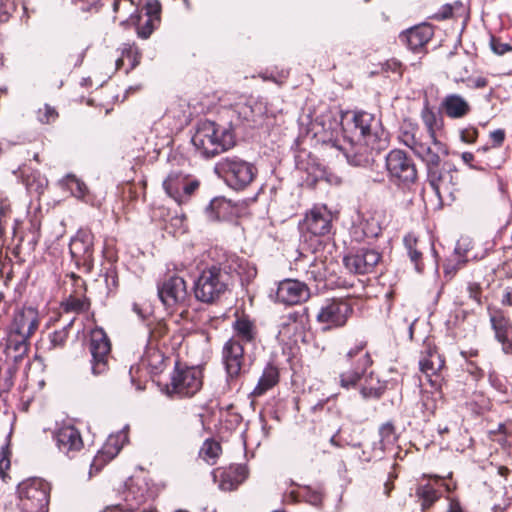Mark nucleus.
<instances>
[{
  "label": "nucleus",
  "mask_w": 512,
  "mask_h": 512,
  "mask_svg": "<svg viewBox=\"0 0 512 512\" xmlns=\"http://www.w3.org/2000/svg\"><path fill=\"white\" fill-rule=\"evenodd\" d=\"M226 112L231 114V118L236 117V121L231 119L228 126L209 120L197 124L191 142L200 157L210 159L233 148L236 144L233 126L238 122L248 120L252 115V108L249 105L238 103Z\"/></svg>",
  "instance_id": "f257e3e1"
},
{
  "label": "nucleus",
  "mask_w": 512,
  "mask_h": 512,
  "mask_svg": "<svg viewBox=\"0 0 512 512\" xmlns=\"http://www.w3.org/2000/svg\"><path fill=\"white\" fill-rule=\"evenodd\" d=\"M215 173L234 190H243L256 176L255 166L237 156L222 158L215 164Z\"/></svg>",
  "instance_id": "f03ea898"
},
{
  "label": "nucleus",
  "mask_w": 512,
  "mask_h": 512,
  "mask_svg": "<svg viewBox=\"0 0 512 512\" xmlns=\"http://www.w3.org/2000/svg\"><path fill=\"white\" fill-rule=\"evenodd\" d=\"M229 276L217 265L204 268L194 283V294L203 303H214L228 289Z\"/></svg>",
  "instance_id": "7ed1b4c3"
},
{
  "label": "nucleus",
  "mask_w": 512,
  "mask_h": 512,
  "mask_svg": "<svg viewBox=\"0 0 512 512\" xmlns=\"http://www.w3.org/2000/svg\"><path fill=\"white\" fill-rule=\"evenodd\" d=\"M427 180L434 190L438 199L443 202L447 199H454L458 187V171L451 164L445 163L441 166L440 155L433 160V164L426 163Z\"/></svg>",
  "instance_id": "20e7f679"
},
{
  "label": "nucleus",
  "mask_w": 512,
  "mask_h": 512,
  "mask_svg": "<svg viewBox=\"0 0 512 512\" xmlns=\"http://www.w3.org/2000/svg\"><path fill=\"white\" fill-rule=\"evenodd\" d=\"M19 507L23 512H47L49 486L39 478L24 480L18 486Z\"/></svg>",
  "instance_id": "39448f33"
},
{
  "label": "nucleus",
  "mask_w": 512,
  "mask_h": 512,
  "mask_svg": "<svg viewBox=\"0 0 512 512\" xmlns=\"http://www.w3.org/2000/svg\"><path fill=\"white\" fill-rule=\"evenodd\" d=\"M399 141L410 148L414 154L421 159V161L426 164H433V160L437 159V155L441 152H438L435 148L431 147V141H424V138H428L423 135V133L419 130L417 124L412 123L411 121L405 120L399 131L398 135Z\"/></svg>",
  "instance_id": "423d86ee"
},
{
  "label": "nucleus",
  "mask_w": 512,
  "mask_h": 512,
  "mask_svg": "<svg viewBox=\"0 0 512 512\" xmlns=\"http://www.w3.org/2000/svg\"><path fill=\"white\" fill-rule=\"evenodd\" d=\"M119 492L123 496L128 507L137 512H153L154 507L149 504L147 508L141 509V506L153 500L155 497L154 490L144 477H131L122 486Z\"/></svg>",
  "instance_id": "0eeeda50"
},
{
  "label": "nucleus",
  "mask_w": 512,
  "mask_h": 512,
  "mask_svg": "<svg viewBox=\"0 0 512 512\" xmlns=\"http://www.w3.org/2000/svg\"><path fill=\"white\" fill-rule=\"evenodd\" d=\"M89 351L91 353V373L101 376L109 370V357L111 351L110 340L105 331L96 327L90 332Z\"/></svg>",
  "instance_id": "6e6552de"
},
{
  "label": "nucleus",
  "mask_w": 512,
  "mask_h": 512,
  "mask_svg": "<svg viewBox=\"0 0 512 512\" xmlns=\"http://www.w3.org/2000/svg\"><path fill=\"white\" fill-rule=\"evenodd\" d=\"M386 169L390 180L408 185L417 179V169L413 160L402 150H391L386 156Z\"/></svg>",
  "instance_id": "1a4fd4ad"
},
{
  "label": "nucleus",
  "mask_w": 512,
  "mask_h": 512,
  "mask_svg": "<svg viewBox=\"0 0 512 512\" xmlns=\"http://www.w3.org/2000/svg\"><path fill=\"white\" fill-rule=\"evenodd\" d=\"M94 235L91 230L81 228L71 239L69 244L70 254L75 263L86 272H91L94 265L93 249Z\"/></svg>",
  "instance_id": "9d476101"
},
{
  "label": "nucleus",
  "mask_w": 512,
  "mask_h": 512,
  "mask_svg": "<svg viewBox=\"0 0 512 512\" xmlns=\"http://www.w3.org/2000/svg\"><path fill=\"white\" fill-rule=\"evenodd\" d=\"M198 187L197 179L181 171L170 172L163 181L165 192L179 205L187 202Z\"/></svg>",
  "instance_id": "9b49d317"
},
{
  "label": "nucleus",
  "mask_w": 512,
  "mask_h": 512,
  "mask_svg": "<svg viewBox=\"0 0 512 512\" xmlns=\"http://www.w3.org/2000/svg\"><path fill=\"white\" fill-rule=\"evenodd\" d=\"M157 292L163 305L171 311L184 306L188 297L186 282L176 275L169 276L158 284Z\"/></svg>",
  "instance_id": "f8f14e48"
},
{
  "label": "nucleus",
  "mask_w": 512,
  "mask_h": 512,
  "mask_svg": "<svg viewBox=\"0 0 512 512\" xmlns=\"http://www.w3.org/2000/svg\"><path fill=\"white\" fill-rule=\"evenodd\" d=\"M353 312L352 306L344 300L332 299L326 301L319 309L316 319L324 324V329L342 327Z\"/></svg>",
  "instance_id": "ddd939ff"
},
{
  "label": "nucleus",
  "mask_w": 512,
  "mask_h": 512,
  "mask_svg": "<svg viewBox=\"0 0 512 512\" xmlns=\"http://www.w3.org/2000/svg\"><path fill=\"white\" fill-rule=\"evenodd\" d=\"M332 213L326 206H314L305 216L302 229L305 231L303 237L307 241L309 235L319 238L330 234L332 230Z\"/></svg>",
  "instance_id": "4468645a"
},
{
  "label": "nucleus",
  "mask_w": 512,
  "mask_h": 512,
  "mask_svg": "<svg viewBox=\"0 0 512 512\" xmlns=\"http://www.w3.org/2000/svg\"><path fill=\"white\" fill-rule=\"evenodd\" d=\"M222 363L226 381L231 385L240 376L245 363L244 345L237 339H229L222 348Z\"/></svg>",
  "instance_id": "2eb2a0df"
},
{
  "label": "nucleus",
  "mask_w": 512,
  "mask_h": 512,
  "mask_svg": "<svg viewBox=\"0 0 512 512\" xmlns=\"http://www.w3.org/2000/svg\"><path fill=\"white\" fill-rule=\"evenodd\" d=\"M172 393L182 397L196 394L202 387L201 371L194 367L176 368L171 378Z\"/></svg>",
  "instance_id": "dca6fc26"
},
{
  "label": "nucleus",
  "mask_w": 512,
  "mask_h": 512,
  "mask_svg": "<svg viewBox=\"0 0 512 512\" xmlns=\"http://www.w3.org/2000/svg\"><path fill=\"white\" fill-rule=\"evenodd\" d=\"M380 260V252L370 247H360L343 258L345 267L355 274L373 272Z\"/></svg>",
  "instance_id": "f3484780"
},
{
  "label": "nucleus",
  "mask_w": 512,
  "mask_h": 512,
  "mask_svg": "<svg viewBox=\"0 0 512 512\" xmlns=\"http://www.w3.org/2000/svg\"><path fill=\"white\" fill-rule=\"evenodd\" d=\"M354 125V137L357 141H363L366 145H373L379 138L380 120L373 114L358 111L352 119Z\"/></svg>",
  "instance_id": "a211bd4d"
},
{
  "label": "nucleus",
  "mask_w": 512,
  "mask_h": 512,
  "mask_svg": "<svg viewBox=\"0 0 512 512\" xmlns=\"http://www.w3.org/2000/svg\"><path fill=\"white\" fill-rule=\"evenodd\" d=\"M58 450L69 458H74L84 446L80 431L70 424H64L53 434Z\"/></svg>",
  "instance_id": "6ab92c4d"
},
{
  "label": "nucleus",
  "mask_w": 512,
  "mask_h": 512,
  "mask_svg": "<svg viewBox=\"0 0 512 512\" xmlns=\"http://www.w3.org/2000/svg\"><path fill=\"white\" fill-rule=\"evenodd\" d=\"M128 429L129 426L126 425L122 430L108 437L102 449L94 457L91 469L99 471L107 462L118 455L124 444L128 442Z\"/></svg>",
  "instance_id": "aec40b11"
},
{
  "label": "nucleus",
  "mask_w": 512,
  "mask_h": 512,
  "mask_svg": "<svg viewBox=\"0 0 512 512\" xmlns=\"http://www.w3.org/2000/svg\"><path fill=\"white\" fill-rule=\"evenodd\" d=\"M276 296L281 303L295 305L306 301L310 297V290L301 281L286 279L279 283Z\"/></svg>",
  "instance_id": "412c9836"
},
{
  "label": "nucleus",
  "mask_w": 512,
  "mask_h": 512,
  "mask_svg": "<svg viewBox=\"0 0 512 512\" xmlns=\"http://www.w3.org/2000/svg\"><path fill=\"white\" fill-rule=\"evenodd\" d=\"M421 119L427 129V137L438 152L447 154L446 146L437 139L436 133L443 127V117L426 104L421 111Z\"/></svg>",
  "instance_id": "4be33fe9"
},
{
  "label": "nucleus",
  "mask_w": 512,
  "mask_h": 512,
  "mask_svg": "<svg viewBox=\"0 0 512 512\" xmlns=\"http://www.w3.org/2000/svg\"><path fill=\"white\" fill-rule=\"evenodd\" d=\"M38 325L36 313L33 309H22L14 314L10 326L12 335L30 337Z\"/></svg>",
  "instance_id": "5701e85b"
},
{
  "label": "nucleus",
  "mask_w": 512,
  "mask_h": 512,
  "mask_svg": "<svg viewBox=\"0 0 512 512\" xmlns=\"http://www.w3.org/2000/svg\"><path fill=\"white\" fill-rule=\"evenodd\" d=\"M433 36V30L430 25L421 24L409 28L400 34V40L405 42L412 51L422 48Z\"/></svg>",
  "instance_id": "b1692460"
},
{
  "label": "nucleus",
  "mask_w": 512,
  "mask_h": 512,
  "mask_svg": "<svg viewBox=\"0 0 512 512\" xmlns=\"http://www.w3.org/2000/svg\"><path fill=\"white\" fill-rule=\"evenodd\" d=\"M369 146L370 145H366L363 141H357V143L351 141L348 147L335 144V147L343 152L347 162L356 167L367 166L371 162L372 156L371 152H369Z\"/></svg>",
  "instance_id": "393cba45"
},
{
  "label": "nucleus",
  "mask_w": 512,
  "mask_h": 512,
  "mask_svg": "<svg viewBox=\"0 0 512 512\" xmlns=\"http://www.w3.org/2000/svg\"><path fill=\"white\" fill-rule=\"evenodd\" d=\"M365 348L366 342L360 341L347 351L345 359L351 366L350 369L366 373L367 369L372 365L370 353Z\"/></svg>",
  "instance_id": "a878e982"
},
{
  "label": "nucleus",
  "mask_w": 512,
  "mask_h": 512,
  "mask_svg": "<svg viewBox=\"0 0 512 512\" xmlns=\"http://www.w3.org/2000/svg\"><path fill=\"white\" fill-rule=\"evenodd\" d=\"M444 361L436 352H429L419 361L420 371L432 387H437L440 383L438 371L442 368Z\"/></svg>",
  "instance_id": "bb28decb"
},
{
  "label": "nucleus",
  "mask_w": 512,
  "mask_h": 512,
  "mask_svg": "<svg viewBox=\"0 0 512 512\" xmlns=\"http://www.w3.org/2000/svg\"><path fill=\"white\" fill-rule=\"evenodd\" d=\"M441 108L452 119L462 118L470 111L469 103L459 94L446 95L442 100Z\"/></svg>",
  "instance_id": "cd10ccee"
},
{
  "label": "nucleus",
  "mask_w": 512,
  "mask_h": 512,
  "mask_svg": "<svg viewBox=\"0 0 512 512\" xmlns=\"http://www.w3.org/2000/svg\"><path fill=\"white\" fill-rule=\"evenodd\" d=\"M234 335L230 339H237L240 343L249 344L256 338V328L248 318H237L233 323Z\"/></svg>",
  "instance_id": "c85d7f7f"
},
{
  "label": "nucleus",
  "mask_w": 512,
  "mask_h": 512,
  "mask_svg": "<svg viewBox=\"0 0 512 512\" xmlns=\"http://www.w3.org/2000/svg\"><path fill=\"white\" fill-rule=\"evenodd\" d=\"M247 477V470L244 466H237L235 470L221 472L219 488L223 491L236 489Z\"/></svg>",
  "instance_id": "c756f323"
},
{
  "label": "nucleus",
  "mask_w": 512,
  "mask_h": 512,
  "mask_svg": "<svg viewBox=\"0 0 512 512\" xmlns=\"http://www.w3.org/2000/svg\"><path fill=\"white\" fill-rule=\"evenodd\" d=\"M279 381V372L278 369L273 365H267L261 377L258 380L256 387L253 390L254 396H261L266 391L275 386Z\"/></svg>",
  "instance_id": "7c9ffc66"
},
{
  "label": "nucleus",
  "mask_w": 512,
  "mask_h": 512,
  "mask_svg": "<svg viewBox=\"0 0 512 512\" xmlns=\"http://www.w3.org/2000/svg\"><path fill=\"white\" fill-rule=\"evenodd\" d=\"M490 321L495 337L502 343L504 352H512V343L508 341V320L502 315H492Z\"/></svg>",
  "instance_id": "2f4dec72"
},
{
  "label": "nucleus",
  "mask_w": 512,
  "mask_h": 512,
  "mask_svg": "<svg viewBox=\"0 0 512 512\" xmlns=\"http://www.w3.org/2000/svg\"><path fill=\"white\" fill-rule=\"evenodd\" d=\"M140 58L141 54L135 45L125 44L122 48L121 57L116 60V69H120L127 61L129 63V68L125 71L127 74L139 65Z\"/></svg>",
  "instance_id": "473e14b6"
},
{
  "label": "nucleus",
  "mask_w": 512,
  "mask_h": 512,
  "mask_svg": "<svg viewBox=\"0 0 512 512\" xmlns=\"http://www.w3.org/2000/svg\"><path fill=\"white\" fill-rule=\"evenodd\" d=\"M228 261L230 262L228 265L229 270L237 273L239 276H244L247 280H249L256 275L255 268L249 266V264L244 259L232 255Z\"/></svg>",
  "instance_id": "72a5a7b5"
},
{
  "label": "nucleus",
  "mask_w": 512,
  "mask_h": 512,
  "mask_svg": "<svg viewBox=\"0 0 512 512\" xmlns=\"http://www.w3.org/2000/svg\"><path fill=\"white\" fill-rule=\"evenodd\" d=\"M417 496L422 500V507L426 509L430 507L441 496V491L437 490L433 484L428 483L419 486L416 491Z\"/></svg>",
  "instance_id": "f704fd0d"
},
{
  "label": "nucleus",
  "mask_w": 512,
  "mask_h": 512,
  "mask_svg": "<svg viewBox=\"0 0 512 512\" xmlns=\"http://www.w3.org/2000/svg\"><path fill=\"white\" fill-rule=\"evenodd\" d=\"M220 453H221L220 444L215 440L207 439L204 441V443L200 449L199 455L207 463L213 465L216 463V460L219 457Z\"/></svg>",
  "instance_id": "c9c22d12"
},
{
  "label": "nucleus",
  "mask_w": 512,
  "mask_h": 512,
  "mask_svg": "<svg viewBox=\"0 0 512 512\" xmlns=\"http://www.w3.org/2000/svg\"><path fill=\"white\" fill-rule=\"evenodd\" d=\"M140 20L141 16L139 14L131 15V21L136 26L138 37L147 39L153 33L154 29L157 27L160 21L147 17V20L144 22V24H141Z\"/></svg>",
  "instance_id": "e433bc0d"
},
{
  "label": "nucleus",
  "mask_w": 512,
  "mask_h": 512,
  "mask_svg": "<svg viewBox=\"0 0 512 512\" xmlns=\"http://www.w3.org/2000/svg\"><path fill=\"white\" fill-rule=\"evenodd\" d=\"M90 307V301L86 297L70 296L64 303L63 309L65 312L81 313L85 312Z\"/></svg>",
  "instance_id": "4c0bfd02"
},
{
  "label": "nucleus",
  "mask_w": 512,
  "mask_h": 512,
  "mask_svg": "<svg viewBox=\"0 0 512 512\" xmlns=\"http://www.w3.org/2000/svg\"><path fill=\"white\" fill-rule=\"evenodd\" d=\"M472 247V242L467 237L460 238L454 248L455 261L458 264H465L468 261V252Z\"/></svg>",
  "instance_id": "58836bf2"
},
{
  "label": "nucleus",
  "mask_w": 512,
  "mask_h": 512,
  "mask_svg": "<svg viewBox=\"0 0 512 512\" xmlns=\"http://www.w3.org/2000/svg\"><path fill=\"white\" fill-rule=\"evenodd\" d=\"M364 372L349 369L347 371H344L340 374V386L345 389H351L356 387L358 382L361 380V378L364 376Z\"/></svg>",
  "instance_id": "ea45409f"
},
{
  "label": "nucleus",
  "mask_w": 512,
  "mask_h": 512,
  "mask_svg": "<svg viewBox=\"0 0 512 512\" xmlns=\"http://www.w3.org/2000/svg\"><path fill=\"white\" fill-rule=\"evenodd\" d=\"M67 188L70 190L73 196L79 199L85 200L87 187L84 182L79 180L74 175H68L65 180Z\"/></svg>",
  "instance_id": "a19ab883"
},
{
  "label": "nucleus",
  "mask_w": 512,
  "mask_h": 512,
  "mask_svg": "<svg viewBox=\"0 0 512 512\" xmlns=\"http://www.w3.org/2000/svg\"><path fill=\"white\" fill-rule=\"evenodd\" d=\"M11 218V208L8 198L0 194V238L3 237L5 227Z\"/></svg>",
  "instance_id": "79ce46f5"
},
{
  "label": "nucleus",
  "mask_w": 512,
  "mask_h": 512,
  "mask_svg": "<svg viewBox=\"0 0 512 512\" xmlns=\"http://www.w3.org/2000/svg\"><path fill=\"white\" fill-rule=\"evenodd\" d=\"M74 320H75V318L70 319L68 321V323L61 330L54 331L50 335V342H51L52 347L56 348V347H61L64 345V343L68 337L67 329L72 326Z\"/></svg>",
  "instance_id": "37998d69"
},
{
  "label": "nucleus",
  "mask_w": 512,
  "mask_h": 512,
  "mask_svg": "<svg viewBox=\"0 0 512 512\" xmlns=\"http://www.w3.org/2000/svg\"><path fill=\"white\" fill-rule=\"evenodd\" d=\"M57 117L58 113L55 108L48 104H45L43 108H40L37 112V119L43 124L54 122Z\"/></svg>",
  "instance_id": "c03bdc74"
},
{
  "label": "nucleus",
  "mask_w": 512,
  "mask_h": 512,
  "mask_svg": "<svg viewBox=\"0 0 512 512\" xmlns=\"http://www.w3.org/2000/svg\"><path fill=\"white\" fill-rule=\"evenodd\" d=\"M385 387L383 385L373 386V385H363L360 389V394L363 399H378L384 393Z\"/></svg>",
  "instance_id": "a18cd8bd"
},
{
  "label": "nucleus",
  "mask_w": 512,
  "mask_h": 512,
  "mask_svg": "<svg viewBox=\"0 0 512 512\" xmlns=\"http://www.w3.org/2000/svg\"><path fill=\"white\" fill-rule=\"evenodd\" d=\"M28 339L29 337L12 335V333L10 332L7 344L8 348H13L19 354H23L27 350Z\"/></svg>",
  "instance_id": "49530a36"
},
{
  "label": "nucleus",
  "mask_w": 512,
  "mask_h": 512,
  "mask_svg": "<svg viewBox=\"0 0 512 512\" xmlns=\"http://www.w3.org/2000/svg\"><path fill=\"white\" fill-rule=\"evenodd\" d=\"M107 294H110L118 287V276L114 269L109 268L103 274Z\"/></svg>",
  "instance_id": "de8ad7c7"
},
{
  "label": "nucleus",
  "mask_w": 512,
  "mask_h": 512,
  "mask_svg": "<svg viewBox=\"0 0 512 512\" xmlns=\"http://www.w3.org/2000/svg\"><path fill=\"white\" fill-rule=\"evenodd\" d=\"M146 16L160 21L161 4L158 0H146Z\"/></svg>",
  "instance_id": "09e8293b"
},
{
  "label": "nucleus",
  "mask_w": 512,
  "mask_h": 512,
  "mask_svg": "<svg viewBox=\"0 0 512 512\" xmlns=\"http://www.w3.org/2000/svg\"><path fill=\"white\" fill-rule=\"evenodd\" d=\"M490 47L493 53L503 55L508 51H512V46L508 43H502L500 39L492 36L490 39Z\"/></svg>",
  "instance_id": "8fccbe9b"
},
{
  "label": "nucleus",
  "mask_w": 512,
  "mask_h": 512,
  "mask_svg": "<svg viewBox=\"0 0 512 512\" xmlns=\"http://www.w3.org/2000/svg\"><path fill=\"white\" fill-rule=\"evenodd\" d=\"M14 9L13 0H0V22H6Z\"/></svg>",
  "instance_id": "3c124183"
},
{
  "label": "nucleus",
  "mask_w": 512,
  "mask_h": 512,
  "mask_svg": "<svg viewBox=\"0 0 512 512\" xmlns=\"http://www.w3.org/2000/svg\"><path fill=\"white\" fill-rule=\"evenodd\" d=\"M456 81L466 82L467 87L471 89L484 88L488 84V81L485 77H468L467 79L461 77L459 79H456Z\"/></svg>",
  "instance_id": "603ef678"
},
{
  "label": "nucleus",
  "mask_w": 512,
  "mask_h": 512,
  "mask_svg": "<svg viewBox=\"0 0 512 512\" xmlns=\"http://www.w3.org/2000/svg\"><path fill=\"white\" fill-rule=\"evenodd\" d=\"M381 441L383 444H390L394 441V428L391 424H385L380 428Z\"/></svg>",
  "instance_id": "864d4df0"
},
{
  "label": "nucleus",
  "mask_w": 512,
  "mask_h": 512,
  "mask_svg": "<svg viewBox=\"0 0 512 512\" xmlns=\"http://www.w3.org/2000/svg\"><path fill=\"white\" fill-rule=\"evenodd\" d=\"M478 136V131L474 127H468L460 132L461 140L465 143H473L475 142L476 138Z\"/></svg>",
  "instance_id": "5fc2aeb1"
},
{
  "label": "nucleus",
  "mask_w": 512,
  "mask_h": 512,
  "mask_svg": "<svg viewBox=\"0 0 512 512\" xmlns=\"http://www.w3.org/2000/svg\"><path fill=\"white\" fill-rule=\"evenodd\" d=\"M322 263L313 262L307 270V276L314 279L315 281L321 280L324 274L321 271Z\"/></svg>",
  "instance_id": "6e6d98bb"
},
{
  "label": "nucleus",
  "mask_w": 512,
  "mask_h": 512,
  "mask_svg": "<svg viewBox=\"0 0 512 512\" xmlns=\"http://www.w3.org/2000/svg\"><path fill=\"white\" fill-rule=\"evenodd\" d=\"M417 238L413 233H408L403 238V244L407 250V253L412 252L413 250H416L417 245Z\"/></svg>",
  "instance_id": "4d7b16f0"
},
{
  "label": "nucleus",
  "mask_w": 512,
  "mask_h": 512,
  "mask_svg": "<svg viewBox=\"0 0 512 512\" xmlns=\"http://www.w3.org/2000/svg\"><path fill=\"white\" fill-rule=\"evenodd\" d=\"M408 256H409L411 262L414 263L416 271L421 272L423 270V265L421 262L422 253L416 249V250H413L412 252L408 253Z\"/></svg>",
  "instance_id": "13d9d810"
},
{
  "label": "nucleus",
  "mask_w": 512,
  "mask_h": 512,
  "mask_svg": "<svg viewBox=\"0 0 512 512\" xmlns=\"http://www.w3.org/2000/svg\"><path fill=\"white\" fill-rule=\"evenodd\" d=\"M490 138L494 146L499 147L505 140V131L503 129H497L490 133Z\"/></svg>",
  "instance_id": "bf43d9fd"
},
{
  "label": "nucleus",
  "mask_w": 512,
  "mask_h": 512,
  "mask_svg": "<svg viewBox=\"0 0 512 512\" xmlns=\"http://www.w3.org/2000/svg\"><path fill=\"white\" fill-rule=\"evenodd\" d=\"M105 512H137L131 507H128L127 505L122 506L120 503H117L115 505L108 506L105 510Z\"/></svg>",
  "instance_id": "052dcab7"
},
{
  "label": "nucleus",
  "mask_w": 512,
  "mask_h": 512,
  "mask_svg": "<svg viewBox=\"0 0 512 512\" xmlns=\"http://www.w3.org/2000/svg\"><path fill=\"white\" fill-rule=\"evenodd\" d=\"M453 10L450 5H445L442 7L441 12L434 15V18L437 20H443L450 18L452 16Z\"/></svg>",
  "instance_id": "680f3d73"
},
{
  "label": "nucleus",
  "mask_w": 512,
  "mask_h": 512,
  "mask_svg": "<svg viewBox=\"0 0 512 512\" xmlns=\"http://www.w3.org/2000/svg\"><path fill=\"white\" fill-rule=\"evenodd\" d=\"M462 265L463 264H458L457 261H455V263H447L444 267L445 275L451 278Z\"/></svg>",
  "instance_id": "e2e57ef3"
},
{
  "label": "nucleus",
  "mask_w": 512,
  "mask_h": 512,
  "mask_svg": "<svg viewBox=\"0 0 512 512\" xmlns=\"http://www.w3.org/2000/svg\"><path fill=\"white\" fill-rule=\"evenodd\" d=\"M75 2H82L84 5L81 7L83 11L88 10L89 8L96 6L99 0H74Z\"/></svg>",
  "instance_id": "0e129e2a"
},
{
  "label": "nucleus",
  "mask_w": 512,
  "mask_h": 512,
  "mask_svg": "<svg viewBox=\"0 0 512 512\" xmlns=\"http://www.w3.org/2000/svg\"><path fill=\"white\" fill-rule=\"evenodd\" d=\"M461 158L465 164L473 167L471 163L474 160V155L471 152H463Z\"/></svg>",
  "instance_id": "69168bd1"
},
{
  "label": "nucleus",
  "mask_w": 512,
  "mask_h": 512,
  "mask_svg": "<svg viewBox=\"0 0 512 512\" xmlns=\"http://www.w3.org/2000/svg\"><path fill=\"white\" fill-rule=\"evenodd\" d=\"M447 512H464L457 501H450Z\"/></svg>",
  "instance_id": "338daca9"
},
{
  "label": "nucleus",
  "mask_w": 512,
  "mask_h": 512,
  "mask_svg": "<svg viewBox=\"0 0 512 512\" xmlns=\"http://www.w3.org/2000/svg\"><path fill=\"white\" fill-rule=\"evenodd\" d=\"M470 297H472L474 300L479 301L478 299V285H470Z\"/></svg>",
  "instance_id": "774afa93"
}]
</instances>
